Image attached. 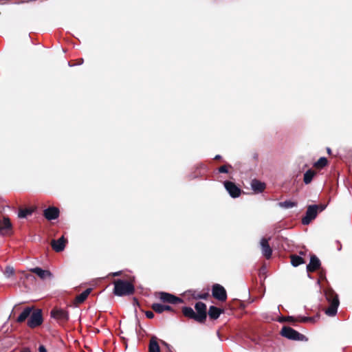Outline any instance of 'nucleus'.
I'll use <instances>...</instances> for the list:
<instances>
[{"label":"nucleus","instance_id":"obj_11","mask_svg":"<svg viewBox=\"0 0 352 352\" xmlns=\"http://www.w3.org/2000/svg\"><path fill=\"white\" fill-rule=\"evenodd\" d=\"M59 209L56 207L52 206L46 208L43 211L45 218L49 221L56 219L59 216Z\"/></svg>","mask_w":352,"mask_h":352},{"label":"nucleus","instance_id":"obj_19","mask_svg":"<svg viewBox=\"0 0 352 352\" xmlns=\"http://www.w3.org/2000/svg\"><path fill=\"white\" fill-rule=\"evenodd\" d=\"M152 309L157 313L161 314L164 311H172L173 309L169 305H165L160 303H154L152 305Z\"/></svg>","mask_w":352,"mask_h":352},{"label":"nucleus","instance_id":"obj_33","mask_svg":"<svg viewBox=\"0 0 352 352\" xmlns=\"http://www.w3.org/2000/svg\"><path fill=\"white\" fill-rule=\"evenodd\" d=\"M326 208H327V205H324V204L318 205L317 211H318V212H322L324 210H325Z\"/></svg>","mask_w":352,"mask_h":352},{"label":"nucleus","instance_id":"obj_39","mask_svg":"<svg viewBox=\"0 0 352 352\" xmlns=\"http://www.w3.org/2000/svg\"><path fill=\"white\" fill-rule=\"evenodd\" d=\"M21 352H31L28 348L23 349Z\"/></svg>","mask_w":352,"mask_h":352},{"label":"nucleus","instance_id":"obj_18","mask_svg":"<svg viewBox=\"0 0 352 352\" xmlns=\"http://www.w3.org/2000/svg\"><path fill=\"white\" fill-rule=\"evenodd\" d=\"M32 311V307H25L19 317L16 319V322H24L28 317L30 316V314Z\"/></svg>","mask_w":352,"mask_h":352},{"label":"nucleus","instance_id":"obj_23","mask_svg":"<svg viewBox=\"0 0 352 352\" xmlns=\"http://www.w3.org/2000/svg\"><path fill=\"white\" fill-rule=\"evenodd\" d=\"M316 173L311 169L307 170L304 174L303 181L305 184H309L311 182Z\"/></svg>","mask_w":352,"mask_h":352},{"label":"nucleus","instance_id":"obj_2","mask_svg":"<svg viewBox=\"0 0 352 352\" xmlns=\"http://www.w3.org/2000/svg\"><path fill=\"white\" fill-rule=\"evenodd\" d=\"M325 296L329 302V307L326 309L325 314L329 316H334L336 315L338 308L340 305L338 296L331 289H327L325 292Z\"/></svg>","mask_w":352,"mask_h":352},{"label":"nucleus","instance_id":"obj_41","mask_svg":"<svg viewBox=\"0 0 352 352\" xmlns=\"http://www.w3.org/2000/svg\"><path fill=\"white\" fill-rule=\"evenodd\" d=\"M83 63V59H80V60H79V65L82 64Z\"/></svg>","mask_w":352,"mask_h":352},{"label":"nucleus","instance_id":"obj_30","mask_svg":"<svg viewBox=\"0 0 352 352\" xmlns=\"http://www.w3.org/2000/svg\"><path fill=\"white\" fill-rule=\"evenodd\" d=\"M309 320H311V318H309V317H304V316L303 317L302 316L298 317V321H299V322H306Z\"/></svg>","mask_w":352,"mask_h":352},{"label":"nucleus","instance_id":"obj_8","mask_svg":"<svg viewBox=\"0 0 352 352\" xmlns=\"http://www.w3.org/2000/svg\"><path fill=\"white\" fill-rule=\"evenodd\" d=\"M195 308L197 311V322H204L207 316L206 304L202 302H197Z\"/></svg>","mask_w":352,"mask_h":352},{"label":"nucleus","instance_id":"obj_42","mask_svg":"<svg viewBox=\"0 0 352 352\" xmlns=\"http://www.w3.org/2000/svg\"><path fill=\"white\" fill-rule=\"evenodd\" d=\"M163 344H164V345H166L167 347H169V345H168L167 343H166L165 342H163Z\"/></svg>","mask_w":352,"mask_h":352},{"label":"nucleus","instance_id":"obj_21","mask_svg":"<svg viewBox=\"0 0 352 352\" xmlns=\"http://www.w3.org/2000/svg\"><path fill=\"white\" fill-rule=\"evenodd\" d=\"M183 314L189 318L194 319L197 321V314L192 308L190 307H184L182 309Z\"/></svg>","mask_w":352,"mask_h":352},{"label":"nucleus","instance_id":"obj_12","mask_svg":"<svg viewBox=\"0 0 352 352\" xmlns=\"http://www.w3.org/2000/svg\"><path fill=\"white\" fill-rule=\"evenodd\" d=\"M270 239H267L265 238H262L260 241L262 254L267 259L270 258L272 254V250L271 247L270 246L269 242H268Z\"/></svg>","mask_w":352,"mask_h":352},{"label":"nucleus","instance_id":"obj_35","mask_svg":"<svg viewBox=\"0 0 352 352\" xmlns=\"http://www.w3.org/2000/svg\"><path fill=\"white\" fill-rule=\"evenodd\" d=\"M287 320L289 322H296L298 321V318H295L294 316H288Z\"/></svg>","mask_w":352,"mask_h":352},{"label":"nucleus","instance_id":"obj_5","mask_svg":"<svg viewBox=\"0 0 352 352\" xmlns=\"http://www.w3.org/2000/svg\"><path fill=\"white\" fill-rule=\"evenodd\" d=\"M43 321L42 311L41 309H36L31 313L29 320H28V326L30 328H35L42 324Z\"/></svg>","mask_w":352,"mask_h":352},{"label":"nucleus","instance_id":"obj_34","mask_svg":"<svg viewBox=\"0 0 352 352\" xmlns=\"http://www.w3.org/2000/svg\"><path fill=\"white\" fill-rule=\"evenodd\" d=\"M145 315L148 318H153L154 317V314L151 311H146Z\"/></svg>","mask_w":352,"mask_h":352},{"label":"nucleus","instance_id":"obj_14","mask_svg":"<svg viewBox=\"0 0 352 352\" xmlns=\"http://www.w3.org/2000/svg\"><path fill=\"white\" fill-rule=\"evenodd\" d=\"M30 270L32 273L36 274L41 279H45L46 278H53V274L50 272V271L43 270L38 267L31 268Z\"/></svg>","mask_w":352,"mask_h":352},{"label":"nucleus","instance_id":"obj_38","mask_svg":"<svg viewBox=\"0 0 352 352\" xmlns=\"http://www.w3.org/2000/svg\"><path fill=\"white\" fill-rule=\"evenodd\" d=\"M120 274H121V272L120 271L113 273V276H119Z\"/></svg>","mask_w":352,"mask_h":352},{"label":"nucleus","instance_id":"obj_6","mask_svg":"<svg viewBox=\"0 0 352 352\" xmlns=\"http://www.w3.org/2000/svg\"><path fill=\"white\" fill-rule=\"evenodd\" d=\"M212 296L219 301H225L227 299V293L225 288L219 284H214L212 288Z\"/></svg>","mask_w":352,"mask_h":352},{"label":"nucleus","instance_id":"obj_27","mask_svg":"<svg viewBox=\"0 0 352 352\" xmlns=\"http://www.w3.org/2000/svg\"><path fill=\"white\" fill-rule=\"evenodd\" d=\"M327 159L324 157H321L317 162L314 164V166L318 168H322L327 164Z\"/></svg>","mask_w":352,"mask_h":352},{"label":"nucleus","instance_id":"obj_16","mask_svg":"<svg viewBox=\"0 0 352 352\" xmlns=\"http://www.w3.org/2000/svg\"><path fill=\"white\" fill-rule=\"evenodd\" d=\"M320 266V261L319 258L313 255L310 258V262L307 266V270L308 272H314L317 269H318Z\"/></svg>","mask_w":352,"mask_h":352},{"label":"nucleus","instance_id":"obj_31","mask_svg":"<svg viewBox=\"0 0 352 352\" xmlns=\"http://www.w3.org/2000/svg\"><path fill=\"white\" fill-rule=\"evenodd\" d=\"M219 172L222 173H227L228 172V168L226 165L219 167Z\"/></svg>","mask_w":352,"mask_h":352},{"label":"nucleus","instance_id":"obj_3","mask_svg":"<svg viewBox=\"0 0 352 352\" xmlns=\"http://www.w3.org/2000/svg\"><path fill=\"white\" fill-rule=\"evenodd\" d=\"M280 335L289 340L295 341H307V338L303 334L299 333L290 327L285 326L282 328Z\"/></svg>","mask_w":352,"mask_h":352},{"label":"nucleus","instance_id":"obj_36","mask_svg":"<svg viewBox=\"0 0 352 352\" xmlns=\"http://www.w3.org/2000/svg\"><path fill=\"white\" fill-rule=\"evenodd\" d=\"M39 352H47L45 347L43 345H40L38 347Z\"/></svg>","mask_w":352,"mask_h":352},{"label":"nucleus","instance_id":"obj_9","mask_svg":"<svg viewBox=\"0 0 352 352\" xmlns=\"http://www.w3.org/2000/svg\"><path fill=\"white\" fill-rule=\"evenodd\" d=\"M224 186L230 197L232 198H236L240 196L241 190L234 183L230 181H226L224 182Z\"/></svg>","mask_w":352,"mask_h":352},{"label":"nucleus","instance_id":"obj_17","mask_svg":"<svg viewBox=\"0 0 352 352\" xmlns=\"http://www.w3.org/2000/svg\"><path fill=\"white\" fill-rule=\"evenodd\" d=\"M251 187L254 192L259 193L264 190L265 184L257 179H253L251 182Z\"/></svg>","mask_w":352,"mask_h":352},{"label":"nucleus","instance_id":"obj_40","mask_svg":"<svg viewBox=\"0 0 352 352\" xmlns=\"http://www.w3.org/2000/svg\"><path fill=\"white\" fill-rule=\"evenodd\" d=\"M221 157V155H217L214 157V159H215V160H219V159H220Z\"/></svg>","mask_w":352,"mask_h":352},{"label":"nucleus","instance_id":"obj_4","mask_svg":"<svg viewBox=\"0 0 352 352\" xmlns=\"http://www.w3.org/2000/svg\"><path fill=\"white\" fill-rule=\"evenodd\" d=\"M318 205H309L307 207L305 215L302 219V223L303 225H309L318 215L317 211Z\"/></svg>","mask_w":352,"mask_h":352},{"label":"nucleus","instance_id":"obj_29","mask_svg":"<svg viewBox=\"0 0 352 352\" xmlns=\"http://www.w3.org/2000/svg\"><path fill=\"white\" fill-rule=\"evenodd\" d=\"M32 213V210L30 209H21L19 210L18 217L19 218H26L28 215H30Z\"/></svg>","mask_w":352,"mask_h":352},{"label":"nucleus","instance_id":"obj_32","mask_svg":"<svg viewBox=\"0 0 352 352\" xmlns=\"http://www.w3.org/2000/svg\"><path fill=\"white\" fill-rule=\"evenodd\" d=\"M23 274V277H24L25 279H34V276L31 274H27V273H25V272H22Z\"/></svg>","mask_w":352,"mask_h":352},{"label":"nucleus","instance_id":"obj_22","mask_svg":"<svg viewBox=\"0 0 352 352\" xmlns=\"http://www.w3.org/2000/svg\"><path fill=\"white\" fill-rule=\"evenodd\" d=\"M149 352H160V346L157 342V338H151L149 343Z\"/></svg>","mask_w":352,"mask_h":352},{"label":"nucleus","instance_id":"obj_37","mask_svg":"<svg viewBox=\"0 0 352 352\" xmlns=\"http://www.w3.org/2000/svg\"><path fill=\"white\" fill-rule=\"evenodd\" d=\"M207 296V294H201V295H199L197 298H201V299H205Z\"/></svg>","mask_w":352,"mask_h":352},{"label":"nucleus","instance_id":"obj_13","mask_svg":"<svg viewBox=\"0 0 352 352\" xmlns=\"http://www.w3.org/2000/svg\"><path fill=\"white\" fill-rule=\"evenodd\" d=\"M11 228L12 224L8 218L4 217L2 220H0V234H8L11 231Z\"/></svg>","mask_w":352,"mask_h":352},{"label":"nucleus","instance_id":"obj_28","mask_svg":"<svg viewBox=\"0 0 352 352\" xmlns=\"http://www.w3.org/2000/svg\"><path fill=\"white\" fill-rule=\"evenodd\" d=\"M6 278H9L14 275V269L12 266H7L3 272Z\"/></svg>","mask_w":352,"mask_h":352},{"label":"nucleus","instance_id":"obj_10","mask_svg":"<svg viewBox=\"0 0 352 352\" xmlns=\"http://www.w3.org/2000/svg\"><path fill=\"white\" fill-rule=\"evenodd\" d=\"M160 299L164 302H168L173 305L183 302L180 298L163 292L160 293Z\"/></svg>","mask_w":352,"mask_h":352},{"label":"nucleus","instance_id":"obj_24","mask_svg":"<svg viewBox=\"0 0 352 352\" xmlns=\"http://www.w3.org/2000/svg\"><path fill=\"white\" fill-rule=\"evenodd\" d=\"M91 291V289H90V288L85 289L80 294H79L76 296V301L78 303H82V302H84L86 300V298H87V296H89V294H90Z\"/></svg>","mask_w":352,"mask_h":352},{"label":"nucleus","instance_id":"obj_1","mask_svg":"<svg viewBox=\"0 0 352 352\" xmlns=\"http://www.w3.org/2000/svg\"><path fill=\"white\" fill-rule=\"evenodd\" d=\"M135 291L134 286L127 280L118 279L114 281L113 294L118 296H129Z\"/></svg>","mask_w":352,"mask_h":352},{"label":"nucleus","instance_id":"obj_7","mask_svg":"<svg viewBox=\"0 0 352 352\" xmlns=\"http://www.w3.org/2000/svg\"><path fill=\"white\" fill-rule=\"evenodd\" d=\"M50 316L52 318L60 322H64L69 320V314L63 309H53L50 312Z\"/></svg>","mask_w":352,"mask_h":352},{"label":"nucleus","instance_id":"obj_20","mask_svg":"<svg viewBox=\"0 0 352 352\" xmlns=\"http://www.w3.org/2000/svg\"><path fill=\"white\" fill-rule=\"evenodd\" d=\"M221 313L222 310L215 306H210L209 307L208 315L211 319H217Z\"/></svg>","mask_w":352,"mask_h":352},{"label":"nucleus","instance_id":"obj_26","mask_svg":"<svg viewBox=\"0 0 352 352\" xmlns=\"http://www.w3.org/2000/svg\"><path fill=\"white\" fill-rule=\"evenodd\" d=\"M304 263V259L301 256L297 255L291 256V263L294 267H297Z\"/></svg>","mask_w":352,"mask_h":352},{"label":"nucleus","instance_id":"obj_15","mask_svg":"<svg viewBox=\"0 0 352 352\" xmlns=\"http://www.w3.org/2000/svg\"><path fill=\"white\" fill-rule=\"evenodd\" d=\"M65 242L66 240L65 237L63 236L58 240H52L51 242V245L54 250H55L57 252H60L65 249Z\"/></svg>","mask_w":352,"mask_h":352},{"label":"nucleus","instance_id":"obj_43","mask_svg":"<svg viewBox=\"0 0 352 352\" xmlns=\"http://www.w3.org/2000/svg\"><path fill=\"white\" fill-rule=\"evenodd\" d=\"M327 152H328L329 153H331V149H330V148H327Z\"/></svg>","mask_w":352,"mask_h":352},{"label":"nucleus","instance_id":"obj_44","mask_svg":"<svg viewBox=\"0 0 352 352\" xmlns=\"http://www.w3.org/2000/svg\"><path fill=\"white\" fill-rule=\"evenodd\" d=\"M338 250L340 251L341 250V245L338 246Z\"/></svg>","mask_w":352,"mask_h":352},{"label":"nucleus","instance_id":"obj_25","mask_svg":"<svg viewBox=\"0 0 352 352\" xmlns=\"http://www.w3.org/2000/svg\"><path fill=\"white\" fill-rule=\"evenodd\" d=\"M278 206L280 208H285V209H288V208H292L293 207L296 206H297V203L295 202V201H292L290 200H286L285 201L279 202L278 204Z\"/></svg>","mask_w":352,"mask_h":352}]
</instances>
